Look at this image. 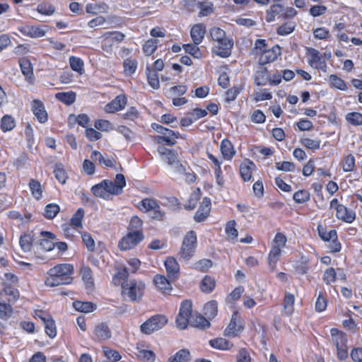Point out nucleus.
I'll return each mask as SVG.
<instances>
[{
	"instance_id": "nucleus-53",
	"label": "nucleus",
	"mask_w": 362,
	"mask_h": 362,
	"mask_svg": "<svg viewBox=\"0 0 362 362\" xmlns=\"http://www.w3.org/2000/svg\"><path fill=\"white\" fill-rule=\"evenodd\" d=\"M56 98L66 105L72 104L76 100V95L73 92L69 93H57Z\"/></svg>"
},
{
	"instance_id": "nucleus-46",
	"label": "nucleus",
	"mask_w": 362,
	"mask_h": 362,
	"mask_svg": "<svg viewBox=\"0 0 362 362\" xmlns=\"http://www.w3.org/2000/svg\"><path fill=\"white\" fill-rule=\"evenodd\" d=\"M300 144L305 148L311 150H317L320 147L321 141L310 138H303L300 140Z\"/></svg>"
},
{
	"instance_id": "nucleus-60",
	"label": "nucleus",
	"mask_w": 362,
	"mask_h": 362,
	"mask_svg": "<svg viewBox=\"0 0 362 362\" xmlns=\"http://www.w3.org/2000/svg\"><path fill=\"white\" fill-rule=\"evenodd\" d=\"M15 127L14 119L8 115H5L2 117L1 122V128L4 132H7L13 129Z\"/></svg>"
},
{
	"instance_id": "nucleus-21",
	"label": "nucleus",
	"mask_w": 362,
	"mask_h": 362,
	"mask_svg": "<svg viewBox=\"0 0 362 362\" xmlns=\"http://www.w3.org/2000/svg\"><path fill=\"white\" fill-rule=\"evenodd\" d=\"M165 269L168 277L171 280H175L178 278L180 273V266L173 257H168L165 262Z\"/></svg>"
},
{
	"instance_id": "nucleus-7",
	"label": "nucleus",
	"mask_w": 362,
	"mask_h": 362,
	"mask_svg": "<svg viewBox=\"0 0 362 362\" xmlns=\"http://www.w3.org/2000/svg\"><path fill=\"white\" fill-rule=\"evenodd\" d=\"M167 322L168 320L164 315H155L141 325V330L146 334H150L160 329Z\"/></svg>"
},
{
	"instance_id": "nucleus-8",
	"label": "nucleus",
	"mask_w": 362,
	"mask_h": 362,
	"mask_svg": "<svg viewBox=\"0 0 362 362\" xmlns=\"http://www.w3.org/2000/svg\"><path fill=\"white\" fill-rule=\"evenodd\" d=\"M144 239L141 230L129 231L119 242V247L122 250H127L134 247Z\"/></svg>"
},
{
	"instance_id": "nucleus-38",
	"label": "nucleus",
	"mask_w": 362,
	"mask_h": 362,
	"mask_svg": "<svg viewBox=\"0 0 362 362\" xmlns=\"http://www.w3.org/2000/svg\"><path fill=\"white\" fill-rule=\"evenodd\" d=\"M158 203L155 199H143L139 206V209L143 212L151 211L158 207Z\"/></svg>"
},
{
	"instance_id": "nucleus-59",
	"label": "nucleus",
	"mask_w": 362,
	"mask_h": 362,
	"mask_svg": "<svg viewBox=\"0 0 362 362\" xmlns=\"http://www.w3.org/2000/svg\"><path fill=\"white\" fill-rule=\"evenodd\" d=\"M43 324L45 325L46 334L50 338H54L57 334V329L55 326V322L52 318V317L47 320V321Z\"/></svg>"
},
{
	"instance_id": "nucleus-62",
	"label": "nucleus",
	"mask_w": 362,
	"mask_h": 362,
	"mask_svg": "<svg viewBox=\"0 0 362 362\" xmlns=\"http://www.w3.org/2000/svg\"><path fill=\"white\" fill-rule=\"evenodd\" d=\"M272 98V94L267 89H263L254 93V100L255 102L267 100Z\"/></svg>"
},
{
	"instance_id": "nucleus-54",
	"label": "nucleus",
	"mask_w": 362,
	"mask_h": 362,
	"mask_svg": "<svg viewBox=\"0 0 362 362\" xmlns=\"http://www.w3.org/2000/svg\"><path fill=\"white\" fill-rule=\"evenodd\" d=\"M198 45L192 44H186L183 45V48L185 52L191 54L192 57L197 59H200L202 57V53L201 52L199 48L197 47Z\"/></svg>"
},
{
	"instance_id": "nucleus-57",
	"label": "nucleus",
	"mask_w": 362,
	"mask_h": 362,
	"mask_svg": "<svg viewBox=\"0 0 362 362\" xmlns=\"http://www.w3.org/2000/svg\"><path fill=\"white\" fill-rule=\"evenodd\" d=\"M313 35L315 39L317 40H327L330 37L329 30L325 27H320L313 29Z\"/></svg>"
},
{
	"instance_id": "nucleus-34",
	"label": "nucleus",
	"mask_w": 362,
	"mask_h": 362,
	"mask_svg": "<svg viewBox=\"0 0 362 362\" xmlns=\"http://www.w3.org/2000/svg\"><path fill=\"white\" fill-rule=\"evenodd\" d=\"M295 297L291 293H286L284 301V313L286 315H290L293 312V305Z\"/></svg>"
},
{
	"instance_id": "nucleus-41",
	"label": "nucleus",
	"mask_w": 362,
	"mask_h": 362,
	"mask_svg": "<svg viewBox=\"0 0 362 362\" xmlns=\"http://www.w3.org/2000/svg\"><path fill=\"white\" fill-rule=\"evenodd\" d=\"M37 11L47 16H52L55 12L54 6L49 2H43L37 5Z\"/></svg>"
},
{
	"instance_id": "nucleus-35",
	"label": "nucleus",
	"mask_w": 362,
	"mask_h": 362,
	"mask_svg": "<svg viewBox=\"0 0 362 362\" xmlns=\"http://www.w3.org/2000/svg\"><path fill=\"white\" fill-rule=\"evenodd\" d=\"M20 66L23 74L28 78L31 79L33 76V67L31 63L27 59H21L19 60Z\"/></svg>"
},
{
	"instance_id": "nucleus-2",
	"label": "nucleus",
	"mask_w": 362,
	"mask_h": 362,
	"mask_svg": "<svg viewBox=\"0 0 362 362\" xmlns=\"http://www.w3.org/2000/svg\"><path fill=\"white\" fill-rule=\"evenodd\" d=\"M122 288L124 297L134 302L139 301L142 298L146 285L142 281L131 279L122 282Z\"/></svg>"
},
{
	"instance_id": "nucleus-18",
	"label": "nucleus",
	"mask_w": 362,
	"mask_h": 362,
	"mask_svg": "<svg viewBox=\"0 0 362 362\" xmlns=\"http://www.w3.org/2000/svg\"><path fill=\"white\" fill-rule=\"evenodd\" d=\"M31 109L38 122L45 123L47 121V113L42 101L33 100L31 103Z\"/></svg>"
},
{
	"instance_id": "nucleus-55",
	"label": "nucleus",
	"mask_w": 362,
	"mask_h": 362,
	"mask_svg": "<svg viewBox=\"0 0 362 362\" xmlns=\"http://www.w3.org/2000/svg\"><path fill=\"white\" fill-rule=\"evenodd\" d=\"M318 233L320 237L325 241H329L337 239V232L334 230L327 231L324 228L318 226Z\"/></svg>"
},
{
	"instance_id": "nucleus-48",
	"label": "nucleus",
	"mask_w": 362,
	"mask_h": 362,
	"mask_svg": "<svg viewBox=\"0 0 362 362\" xmlns=\"http://www.w3.org/2000/svg\"><path fill=\"white\" fill-rule=\"evenodd\" d=\"M329 81L330 82L331 86L333 88H337L341 90H346L347 89V86L344 80L341 78H339L337 75L332 74L329 77Z\"/></svg>"
},
{
	"instance_id": "nucleus-17",
	"label": "nucleus",
	"mask_w": 362,
	"mask_h": 362,
	"mask_svg": "<svg viewBox=\"0 0 362 362\" xmlns=\"http://www.w3.org/2000/svg\"><path fill=\"white\" fill-rule=\"evenodd\" d=\"M179 132L168 129L164 134L156 136L154 137V141L159 144H165L168 146H174L176 144V139L179 138Z\"/></svg>"
},
{
	"instance_id": "nucleus-29",
	"label": "nucleus",
	"mask_w": 362,
	"mask_h": 362,
	"mask_svg": "<svg viewBox=\"0 0 362 362\" xmlns=\"http://www.w3.org/2000/svg\"><path fill=\"white\" fill-rule=\"evenodd\" d=\"M269 81L268 71L264 66H259L255 72L254 82L257 86H265Z\"/></svg>"
},
{
	"instance_id": "nucleus-40",
	"label": "nucleus",
	"mask_w": 362,
	"mask_h": 362,
	"mask_svg": "<svg viewBox=\"0 0 362 362\" xmlns=\"http://www.w3.org/2000/svg\"><path fill=\"white\" fill-rule=\"evenodd\" d=\"M218 312V303L215 300H211L205 304L204 313L209 318H214Z\"/></svg>"
},
{
	"instance_id": "nucleus-64",
	"label": "nucleus",
	"mask_w": 362,
	"mask_h": 362,
	"mask_svg": "<svg viewBox=\"0 0 362 362\" xmlns=\"http://www.w3.org/2000/svg\"><path fill=\"white\" fill-rule=\"evenodd\" d=\"M337 274L334 268L330 267L326 269L323 274V280L327 284H330L336 281Z\"/></svg>"
},
{
	"instance_id": "nucleus-30",
	"label": "nucleus",
	"mask_w": 362,
	"mask_h": 362,
	"mask_svg": "<svg viewBox=\"0 0 362 362\" xmlns=\"http://www.w3.org/2000/svg\"><path fill=\"white\" fill-rule=\"evenodd\" d=\"M73 307L77 311L81 313H88L94 311L97 306L92 302L75 301L73 303Z\"/></svg>"
},
{
	"instance_id": "nucleus-44",
	"label": "nucleus",
	"mask_w": 362,
	"mask_h": 362,
	"mask_svg": "<svg viewBox=\"0 0 362 362\" xmlns=\"http://www.w3.org/2000/svg\"><path fill=\"white\" fill-rule=\"evenodd\" d=\"M226 233L228 236V238L231 240H235L238 238V232L235 228V221H229L226 224L225 228Z\"/></svg>"
},
{
	"instance_id": "nucleus-12",
	"label": "nucleus",
	"mask_w": 362,
	"mask_h": 362,
	"mask_svg": "<svg viewBox=\"0 0 362 362\" xmlns=\"http://www.w3.org/2000/svg\"><path fill=\"white\" fill-rule=\"evenodd\" d=\"M244 328L243 324L241 322L240 316L238 311H235L232 315L229 325L225 329V335L230 337H235Z\"/></svg>"
},
{
	"instance_id": "nucleus-61",
	"label": "nucleus",
	"mask_w": 362,
	"mask_h": 362,
	"mask_svg": "<svg viewBox=\"0 0 362 362\" xmlns=\"http://www.w3.org/2000/svg\"><path fill=\"white\" fill-rule=\"evenodd\" d=\"M13 313V308L9 303L0 301V318L4 319L10 317Z\"/></svg>"
},
{
	"instance_id": "nucleus-14",
	"label": "nucleus",
	"mask_w": 362,
	"mask_h": 362,
	"mask_svg": "<svg viewBox=\"0 0 362 362\" xmlns=\"http://www.w3.org/2000/svg\"><path fill=\"white\" fill-rule=\"evenodd\" d=\"M281 55V48L276 45L270 49H266L259 54V63L261 65L267 64L274 62Z\"/></svg>"
},
{
	"instance_id": "nucleus-36",
	"label": "nucleus",
	"mask_w": 362,
	"mask_h": 362,
	"mask_svg": "<svg viewBox=\"0 0 362 362\" xmlns=\"http://www.w3.org/2000/svg\"><path fill=\"white\" fill-rule=\"evenodd\" d=\"M19 244L24 252L30 251L33 246V236L30 233L22 235L19 240Z\"/></svg>"
},
{
	"instance_id": "nucleus-9",
	"label": "nucleus",
	"mask_w": 362,
	"mask_h": 362,
	"mask_svg": "<svg viewBox=\"0 0 362 362\" xmlns=\"http://www.w3.org/2000/svg\"><path fill=\"white\" fill-rule=\"evenodd\" d=\"M192 315V303L189 300H184L180 308V311L176 317L177 327L184 329L189 322V317Z\"/></svg>"
},
{
	"instance_id": "nucleus-33",
	"label": "nucleus",
	"mask_w": 362,
	"mask_h": 362,
	"mask_svg": "<svg viewBox=\"0 0 362 362\" xmlns=\"http://www.w3.org/2000/svg\"><path fill=\"white\" fill-rule=\"evenodd\" d=\"M210 345L218 349L228 350L232 347V344L223 338H217L209 341Z\"/></svg>"
},
{
	"instance_id": "nucleus-47",
	"label": "nucleus",
	"mask_w": 362,
	"mask_h": 362,
	"mask_svg": "<svg viewBox=\"0 0 362 362\" xmlns=\"http://www.w3.org/2000/svg\"><path fill=\"white\" fill-rule=\"evenodd\" d=\"M59 206L57 204H49L45 207L44 216L47 219L54 218L59 212Z\"/></svg>"
},
{
	"instance_id": "nucleus-58",
	"label": "nucleus",
	"mask_w": 362,
	"mask_h": 362,
	"mask_svg": "<svg viewBox=\"0 0 362 362\" xmlns=\"http://www.w3.org/2000/svg\"><path fill=\"white\" fill-rule=\"evenodd\" d=\"M210 35L213 39V40L216 41L217 43L219 42H222L223 39H227L228 37L226 36V33L223 30L214 27L210 30Z\"/></svg>"
},
{
	"instance_id": "nucleus-37",
	"label": "nucleus",
	"mask_w": 362,
	"mask_h": 362,
	"mask_svg": "<svg viewBox=\"0 0 362 362\" xmlns=\"http://www.w3.org/2000/svg\"><path fill=\"white\" fill-rule=\"evenodd\" d=\"M30 189L32 195L36 199H40L42 196V189L41 184L36 180L31 179L29 182Z\"/></svg>"
},
{
	"instance_id": "nucleus-32",
	"label": "nucleus",
	"mask_w": 362,
	"mask_h": 362,
	"mask_svg": "<svg viewBox=\"0 0 362 362\" xmlns=\"http://www.w3.org/2000/svg\"><path fill=\"white\" fill-rule=\"evenodd\" d=\"M91 192L97 197L103 198L104 199H110L109 194H107V188L104 185L103 180L99 184L93 186L91 188Z\"/></svg>"
},
{
	"instance_id": "nucleus-3",
	"label": "nucleus",
	"mask_w": 362,
	"mask_h": 362,
	"mask_svg": "<svg viewBox=\"0 0 362 362\" xmlns=\"http://www.w3.org/2000/svg\"><path fill=\"white\" fill-rule=\"evenodd\" d=\"M287 239L282 233H277L272 243V247L268 257L269 268L273 271L275 269L276 263L279 259L281 251L286 246Z\"/></svg>"
},
{
	"instance_id": "nucleus-28",
	"label": "nucleus",
	"mask_w": 362,
	"mask_h": 362,
	"mask_svg": "<svg viewBox=\"0 0 362 362\" xmlns=\"http://www.w3.org/2000/svg\"><path fill=\"white\" fill-rule=\"evenodd\" d=\"M153 282L158 289L163 293H168L172 290L170 282L163 275H156Z\"/></svg>"
},
{
	"instance_id": "nucleus-27",
	"label": "nucleus",
	"mask_w": 362,
	"mask_h": 362,
	"mask_svg": "<svg viewBox=\"0 0 362 362\" xmlns=\"http://www.w3.org/2000/svg\"><path fill=\"white\" fill-rule=\"evenodd\" d=\"M94 334L100 340H106L111 337L112 333L108 326L102 322L95 326Z\"/></svg>"
},
{
	"instance_id": "nucleus-52",
	"label": "nucleus",
	"mask_w": 362,
	"mask_h": 362,
	"mask_svg": "<svg viewBox=\"0 0 362 362\" xmlns=\"http://www.w3.org/2000/svg\"><path fill=\"white\" fill-rule=\"evenodd\" d=\"M341 167L344 172H351L355 168V158L352 155H348L344 158Z\"/></svg>"
},
{
	"instance_id": "nucleus-43",
	"label": "nucleus",
	"mask_w": 362,
	"mask_h": 362,
	"mask_svg": "<svg viewBox=\"0 0 362 362\" xmlns=\"http://www.w3.org/2000/svg\"><path fill=\"white\" fill-rule=\"evenodd\" d=\"M91 158L98 160L100 163L105 165L106 167H112L115 163L112 158H105L100 153L96 151L92 152Z\"/></svg>"
},
{
	"instance_id": "nucleus-19",
	"label": "nucleus",
	"mask_w": 362,
	"mask_h": 362,
	"mask_svg": "<svg viewBox=\"0 0 362 362\" xmlns=\"http://www.w3.org/2000/svg\"><path fill=\"white\" fill-rule=\"evenodd\" d=\"M211 211V200L208 197H204L194 215V220L197 222L204 221L209 216Z\"/></svg>"
},
{
	"instance_id": "nucleus-6",
	"label": "nucleus",
	"mask_w": 362,
	"mask_h": 362,
	"mask_svg": "<svg viewBox=\"0 0 362 362\" xmlns=\"http://www.w3.org/2000/svg\"><path fill=\"white\" fill-rule=\"evenodd\" d=\"M329 208L336 210V216L344 222L351 223L356 218L354 211L347 209L342 204H339L337 199H333L329 203Z\"/></svg>"
},
{
	"instance_id": "nucleus-56",
	"label": "nucleus",
	"mask_w": 362,
	"mask_h": 362,
	"mask_svg": "<svg viewBox=\"0 0 362 362\" xmlns=\"http://www.w3.org/2000/svg\"><path fill=\"white\" fill-rule=\"evenodd\" d=\"M147 77L149 85L154 89H157L160 86L158 80V74L154 71L147 68Z\"/></svg>"
},
{
	"instance_id": "nucleus-45",
	"label": "nucleus",
	"mask_w": 362,
	"mask_h": 362,
	"mask_svg": "<svg viewBox=\"0 0 362 362\" xmlns=\"http://www.w3.org/2000/svg\"><path fill=\"white\" fill-rule=\"evenodd\" d=\"M216 283L214 279L206 276L202 279L200 288L203 292L210 293L214 289Z\"/></svg>"
},
{
	"instance_id": "nucleus-49",
	"label": "nucleus",
	"mask_w": 362,
	"mask_h": 362,
	"mask_svg": "<svg viewBox=\"0 0 362 362\" xmlns=\"http://www.w3.org/2000/svg\"><path fill=\"white\" fill-rule=\"evenodd\" d=\"M191 325L197 328L205 329L209 327L210 323L204 316L199 315L192 317Z\"/></svg>"
},
{
	"instance_id": "nucleus-42",
	"label": "nucleus",
	"mask_w": 362,
	"mask_h": 362,
	"mask_svg": "<svg viewBox=\"0 0 362 362\" xmlns=\"http://www.w3.org/2000/svg\"><path fill=\"white\" fill-rule=\"evenodd\" d=\"M189 359V351L187 349H181L169 359V362H188Z\"/></svg>"
},
{
	"instance_id": "nucleus-22",
	"label": "nucleus",
	"mask_w": 362,
	"mask_h": 362,
	"mask_svg": "<svg viewBox=\"0 0 362 362\" xmlns=\"http://www.w3.org/2000/svg\"><path fill=\"white\" fill-rule=\"evenodd\" d=\"M19 298V291L10 286H6L0 292V301L16 302Z\"/></svg>"
},
{
	"instance_id": "nucleus-26",
	"label": "nucleus",
	"mask_w": 362,
	"mask_h": 362,
	"mask_svg": "<svg viewBox=\"0 0 362 362\" xmlns=\"http://www.w3.org/2000/svg\"><path fill=\"white\" fill-rule=\"evenodd\" d=\"M245 288L243 286H238L235 288L230 293H228L225 299L226 303L230 308H233L236 301H238L242 296Z\"/></svg>"
},
{
	"instance_id": "nucleus-11",
	"label": "nucleus",
	"mask_w": 362,
	"mask_h": 362,
	"mask_svg": "<svg viewBox=\"0 0 362 362\" xmlns=\"http://www.w3.org/2000/svg\"><path fill=\"white\" fill-rule=\"evenodd\" d=\"M18 30L24 36L31 38H39L44 37L46 35L47 32V26L40 25H23L18 27Z\"/></svg>"
},
{
	"instance_id": "nucleus-20",
	"label": "nucleus",
	"mask_w": 362,
	"mask_h": 362,
	"mask_svg": "<svg viewBox=\"0 0 362 362\" xmlns=\"http://www.w3.org/2000/svg\"><path fill=\"white\" fill-rule=\"evenodd\" d=\"M127 104V98L124 95L117 96L112 102L105 107L106 112L112 113L124 108Z\"/></svg>"
},
{
	"instance_id": "nucleus-13",
	"label": "nucleus",
	"mask_w": 362,
	"mask_h": 362,
	"mask_svg": "<svg viewBox=\"0 0 362 362\" xmlns=\"http://www.w3.org/2000/svg\"><path fill=\"white\" fill-rule=\"evenodd\" d=\"M308 63L312 67L323 71H326L327 64L325 60L319 51L313 48L310 49L308 51Z\"/></svg>"
},
{
	"instance_id": "nucleus-51",
	"label": "nucleus",
	"mask_w": 362,
	"mask_h": 362,
	"mask_svg": "<svg viewBox=\"0 0 362 362\" xmlns=\"http://www.w3.org/2000/svg\"><path fill=\"white\" fill-rule=\"evenodd\" d=\"M81 274L87 287L93 286L92 271L88 267H83L81 269Z\"/></svg>"
},
{
	"instance_id": "nucleus-1",
	"label": "nucleus",
	"mask_w": 362,
	"mask_h": 362,
	"mask_svg": "<svg viewBox=\"0 0 362 362\" xmlns=\"http://www.w3.org/2000/svg\"><path fill=\"white\" fill-rule=\"evenodd\" d=\"M74 267L70 264H61L51 268L47 272L45 281L46 286L49 287L69 284L72 282Z\"/></svg>"
},
{
	"instance_id": "nucleus-31",
	"label": "nucleus",
	"mask_w": 362,
	"mask_h": 362,
	"mask_svg": "<svg viewBox=\"0 0 362 362\" xmlns=\"http://www.w3.org/2000/svg\"><path fill=\"white\" fill-rule=\"evenodd\" d=\"M221 151L223 156L226 159H230L235 154L232 143L228 139H223L221 144Z\"/></svg>"
},
{
	"instance_id": "nucleus-25",
	"label": "nucleus",
	"mask_w": 362,
	"mask_h": 362,
	"mask_svg": "<svg viewBox=\"0 0 362 362\" xmlns=\"http://www.w3.org/2000/svg\"><path fill=\"white\" fill-rule=\"evenodd\" d=\"M86 11L88 13L93 15L107 13L109 11V6L104 2L90 3L86 5Z\"/></svg>"
},
{
	"instance_id": "nucleus-5",
	"label": "nucleus",
	"mask_w": 362,
	"mask_h": 362,
	"mask_svg": "<svg viewBox=\"0 0 362 362\" xmlns=\"http://www.w3.org/2000/svg\"><path fill=\"white\" fill-rule=\"evenodd\" d=\"M197 247V235L194 231H189L185 236L179 255L185 260L191 259Z\"/></svg>"
},
{
	"instance_id": "nucleus-63",
	"label": "nucleus",
	"mask_w": 362,
	"mask_h": 362,
	"mask_svg": "<svg viewBox=\"0 0 362 362\" xmlns=\"http://www.w3.org/2000/svg\"><path fill=\"white\" fill-rule=\"evenodd\" d=\"M157 47V40H148L143 46V51L146 55L150 56L152 54Z\"/></svg>"
},
{
	"instance_id": "nucleus-16",
	"label": "nucleus",
	"mask_w": 362,
	"mask_h": 362,
	"mask_svg": "<svg viewBox=\"0 0 362 362\" xmlns=\"http://www.w3.org/2000/svg\"><path fill=\"white\" fill-rule=\"evenodd\" d=\"M233 46L232 40L227 38L223 39L222 42H219L212 49V52L217 56L223 58L229 57L231 54V49Z\"/></svg>"
},
{
	"instance_id": "nucleus-50",
	"label": "nucleus",
	"mask_w": 362,
	"mask_h": 362,
	"mask_svg": "<svg viewBox=\"0 0 362 362\" xmlns=\"http://www.w3.org/2000/svg\"><path fill=\"white\" fill-rule=\"evenodd\" d=\"M69 64L72 70L82 74L84 71L83 62L78 57H71L69 58Z\"/></svg>"
},
{
	"instance_id": "nucleus-23",
	"label": "nucleus",
	"mask_w": 362,
	"mask_h": 362,
	"mask_svg": "<svg viewBox=\"0 0 362 362\" xmlns=\"http://www.w3.org/2000/svg\"><path fill=\"white\" fill-rule=\"evenodd\" d=\"M42 238L40 240V246L41 249L45 251H51L55 247V243L53 240L55 238L54 234L47 231L41 232Z\"/></svg>"
},
{
	"instance_id": "nucleus-4",
	"label": "nucleus",
	"mask_w": 362,
	"mask_h": 362,
	"mask_svg": "<svg viewBox=\"0 0 362 362\" xmlns=\"http://www.w3.org/2000/svg\"><path fill=\"white\" fill-rule=\"evenodd\" d=\"M330 334L332 342L335 345L337 349V357L341 361L344 360L348 356L346 334L335 328L331 329Z\"/></svg>"
},
{
	"instance_id": "nucleus-39",
	"label": "nucleus",
	"mask_w": 362,
	"mask_h": 362,
	"mask_svg": "<svg viewBox=\"0 0 362 362\" xmlns=\"http://www.w3.org/2000/svg\"><path fill=\"white\" fill-rule=\"evenodd\" d=\"M346 121L351 125H362V114L358 112H349L345 116Z\"/></svg>"
},
{
	"instance_id": "nucleus-15",
	"label": "nucleus",
	"mask_w": 362,
	"mask_h": 362,
	"mask_svg": "<svg viewBox=\"0 0 362 362\" xmlns=\"http://www.w3.org/2000/svg\"><path fill=\"white\" fill-rule=\"evenodd\" d=\"M84 211L82 209H78L72 216L70 223L63 226V230L66 235H69V230L72 228L78 231V229L82 228V220L84 217Z\"/></svg>"
},
{
	"instance_id": "nucleus-24",
	"label": "nucleus",
	"mask_w": 362,
	"mask_h": 362,
	"mask_svg": "<svg viewBox=\"0 0 362 362\" xmlns=\"http://www.w3.org/2000/svg\"><path fill=\"white\" fill-rule=\"evenodd\" d=\"M206 33V27L202 24H196L194 25L190 31V35L192 39L193 42L195 45H199L205 35Z\"/></svg>"
},
{
	"instance_id": "nucleus-10",
	"label": "nucleus",
	"mask_w": 362,
	"mask_h": 362,
	"mask_svg": "<svg viewBox=\"0 0 362 362\" xmlns=\"http://www.w3.org/2000/svg\"><path fill=\"white\" fill-rule=\"evenodd\" d=\"M104 185L107 188V194H109V198L112 195H118L122 192L123 188L126 185L125 177L122 174H117L115 177V181H110L105 180Z\"/></svg>"
}]
</instances>
